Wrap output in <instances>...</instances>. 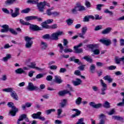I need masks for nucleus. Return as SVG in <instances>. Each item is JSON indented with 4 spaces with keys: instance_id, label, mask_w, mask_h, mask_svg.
Wrapping results in <instances>:
<instances>
[{
    "instance_id": "obj_1",
    "label": "nucleus",
    "mask_w": 124,
    "mask_h": 124,
    "mask_svg": "<svg viewBox=\"0 0 124 124\" xmlns=\"http://www.w3.org/2000/svg\"><path fill=\"white\" fill-rule=\"evenodd\" d=\"M7 105L8 107L12 108V110L9 111V114L13 117H15L17 112L19 111V109L14 106V104L13 102H8Z\"/></svg>"
},
{
    "instance_id": "obj_2",
    "label": "nucleus",
    "mask_w": 124,
    "mask_h": 124,
    "mask_svg": "<svg viewBox=\"0 0 124 124\" xmlns=\"http://www.w3.org/2000/svg\"><path fill=\"white\" fill-rule=\"evenodd\" d=\"M3 92H5L6 93H11V96L15 100H18V95L17 93L13 90V88H9L3 89Z\"/></svg>"
},
{
    "instance_id": "obj_3",
    "label": "nucleus",
    "mask_w": 124,
    "mask_h": 124,
    "mask_svg": "<svg viewBox=\"0 0 124 124\" xmlns=\"http://www.w3.org/2000/svg\"><path fill=\"white\" fill-rule=\"evenodd\" d=\"M31 39H33V38H31L28 36L24 37V40L26 41V44H25L26 48H31L32 44L33 43V42L31 41Z\"/></svg>"
},
{
    "instance_id": "obj_4",
    "label": "nucleus",
    "mask_w": 124,
    "mask_h": 124,
    "mask_svg": "<svg viewBox=\"0 0 124 124\" xmlns=\"http://www.w3.org/2000/svg\"><path fill=\"white\" fill-rule=\"evenodd\" d=\"M87 47L91 49L94 55H99L100 51H99V49H96V48H97V45H88ZM93 49H96L93 50Z\"/></svg>"
},
{
    "instance_id": "obj_5",
    "label": "nucleus",
    "mask_w": 124,
    "mask_h": 124,
    "mask_svg": "<svg viewBox=\"0 0 124 124\" xmlns=\"http://www.w3.org/2000/svg\"><path fill=\"white\" fill-rule=\"evenodd\" d=\"M63 34V31H58L55 33L51 34V39L52 40H59V36H61V35H62Z\"/></svg>"
},
{
    "instance_id": "obj_6",
    "label": "nucleus",
    "mask_w": 124,
    "mask_h": 124,
    "mask_svg": "<svg viewBox=\"0 0 124 124\" xmlns=\"http://www.w3.org/2000/svg\"><path fill=\"white\" fill-rule=\"evenodd\" d=\"M26 89L28 91L30 92H32L33 91H38L39 90V88L36 85H33L32 82H29L28 85L26 87Z\"/></svg>"
},
{
    "instance_id": "obj_7",
    "label": "nucleus",
    "mask_w": 124,
    "mask_h": 124,
    "mask_svg": "<svg viewBox=\"0 0 124 124\" xmlns=\"http://www.w3.org/2000/svg\"><path fill=\"white\" fill-rule=\"evenodd\" d=\"M42 112L40 111L37 112L36 113H33L31 115V117L33 119L40 120L41 121H45V117L41 116Z\"/></svg>"
},
{
    "instance_id": "obj_8",
    "label": "nucleus",
    "mask_w": 124,
    "mask_h": 124,
    "mask_svg": "<svg viewBox=\"0 0 124 124\" xmlns=\"http://www.w3.org/2000/svg\"><path fill=\"white\" fill-rule=\"evenodd\" d=\"M15 13L14 11H13V9L10 10V14L11 15L12 18H16V17H17L19 16V15H20V13L19 12V11H20V8H15Z\"/></svg>"
},
{
    "instance_id": "obj_9",
    "label": "nucleus",
    "mask_w": 124,
    "mask_h": 124,
    "mask_svg": "<svg viewBox=\"0 0 124 124\" xmlns=\"http://www.w3.org/2000/svg\"><path fill=\"white\" fill-rule=\"evenodd\" d=\"M26 22L32 20H37L38 22H42V18L38 17L37 16H28L25 17Z\"/></svg>"
},
{
    "instance_id": "obj_10",
    "label": "nucleus",
    "mask_w": 124,
    "mask_h": 124,
    "mask_svg": "<svg viewBox=\"0 0 124 124\" xmlns=\"http://www.w3.org/2000/svg\"><path fill=\"white\" fill-rule=\"evenodd\" d=\"M45 6H46V2H40L37 4V7L40 12H44V9H45Z\"/></svg>"
},
{
    "instance_id": "obj_11",
    "label": "nucleus",
    "mask_w": 124,
    "mask_h": 124,
    "mask_svg": "<svg viewBox=\"0 0 124 124\" xmlns=\"http://www.w3.org/2000/svg\"><path fill=\"white\" fill-rule=\"evenodd\" d=\"M24 120H25L26 122H27L28 123L29 122H30V120L29 119V118H28V117L27 116V115L23 114L19 116V119L17 120L16 123L17 124H21V123H20V122L24 121Z\"/></svg>"
},
{
    "instance_id": "obj_12",
    "label": "nucleus",
    "mask_w": 124,
    "mask_h": 124,
    "mask_svg": "<svg viewBox=\"0 0 124 124\" xmlns=\"http://www.w3.org/2000/svg\"><path fill=\"white\" fill-rule=\"evenodd\" d=\"M83 46V43H80L78 45L74 46V49L75 50V53L77 54H80L83 53V48H79L80 47Z\"/></svg>"
},
{
    "instance_id": "obj_13",
    "label": "nucleus",
    "mask_w": 124,
    "mask_h": 124,
    "mask_svg": "<svg viewBox=\"0 0 124 124\" xmlns=\"http://www.w3.org/2000/svg\"><path fill=\"white\" fill-rule=\"evenodd\" d=\"M100 81L101 82V85L103 88L101 89V91L102 93H101V94L104 95V94H106V93H105V91L107 90V84H105L104 82H103V80L101 79L100 80Z\"/></svg>"
},
{
    "instance_id": "obj_14",
    "label": "nucleus",
    "mask_w": 124,
    "mask_h": 124,
    "mask_svg": "<svg viewBox=\"0 0 124 124\" xmlns=\"http://www.w3.org/2000/svg\"><path fill=\"white\" fill-rule=\"evenodd\" d=\"M29 29L31 31H42L43 30L42 28L34 24L30 25Z\"/></svg>"
},
{
    "instance_id": "obj_15",
    "label": "nucleus",
    "mask_w": 124,
    "mask_h": 124,
    "mask_svg": "<svg viewBox=\"0 0 124 124\" xmlns=\"http://www.w3.org/2000/svg\"><path fill=\"white\" fill-rule=\"evenodd\" d=\"M89 105L91 107L93 108H94L95 109H98L99 108H101L102 107V104H95L94 102H91L89 103Z\"/></svg>"
},
{
    "instance_id": "obj_16",
    "label": "nucleus",
    "mask_w": 124,
    "mask_h": 124,
    "mask_svg": "<svg viewBox=\"0 0 124 124\" xmlns=\"http://www.w3.org/2000/svg\"><path fill=\"white\" fill-rule=\"evenodd\" d=\"M67 93H68L70 96L72 95L70 91L67 90L59 91L58 94H59V96H64L65 94H67Z\"/></svg>"
},
{
    "instance_id": "obj_17",
    "label": "nucleus",
    "mask_w": 124,
    "mask_h": 124,
    "mask_svg": "<svg viewBox=\"0 0 124 124\" xmlns=\"http://www.w3.org/2000/svg\"><path fill=\"white\" fill-rule=\"evenodd\" d=\"M28 67L30 68H33L35 69H37V70H39V71H43L45 68H40L38 67H36V64L35 62H31L30 65H28Z\"/></svg>"
},
{
    "instance_id": "obj_18",
    "label": "nucleus",
    "mask_w": 124,
    "mask_h": 124,
    "mask_svg": "<svg viewBox=\"0 0 124 124\" xmlns=\"http://www.w3.org/2000/svg\"><path fill=\"white\" fill-rule=\"evenodd\" d=\"M101 43L106 45V46H109L112 43L111 42V40L110 39H106V38L101 39L99 40Z\"/></svg>"
},
{
    "instance_id": "obj_19",
    "label": "nucleus",
    "mask_w": 124,
    "mask_h": 124,
    "mask_svg": "<svg viewBox=\"0 0 124 124\" xmlns=\"http://www.w3.org/2000/svg\"><path fill=\"white\" fill-rule=\"evenodd\" d=\"M105 118L106 115L103 113L99 115V119H100L99 123L98 124H105Z\"/></svg>"
},
{
    "instance_id": "obj_20",
    "label": "nucleus",
    "mask_w": 124,
    "mask_h": 124,
    "mask_svg": "<svg viewBox=\"0 0 124 124\" xmlns=\"http://www.w3.org/2000/svg\"><path fill=\"white\" fill-rule=\"evenodd\" d=\"M1 28H2V29H1L0 30L1 32H7V31H8L10 29L9 26L6 24L2 25Z\"/></svg>"
},
{
    "instance_id": "obj_21",
    "label": "nucleus",
    "mask_w": 124,
    "mask_h": 124,
    "mask_svg": "<svg viewBox=\"0 0 124 124\" xmlns=\"http://www.w3.org/2000/svg\"><path fill=\"white\" fill-rule=\"evenodd\" d=\"M74 86H79V85H81L82 84V80L80 78H76V81L72 80V81Z\"/></svg>"
},
{
    "instance_id": "obj_22",
    "label": "nucleus",
    "mask_w": 124,
    "mask_h": 124,
    "mask_svg": "<svg viewBox=\"0 0 124 124\" xmlns=\"http://www.w3.org/2000/svg\"><path fill=\"white\" fill-rule=\"evenodd\" d=\"M32 105V103L27 102V103H25V105H21V108L22 110H26V108H30V107H31Z\"/></svg>"
},
{
    "instance_id": "obj_23",
    "label": "nucleus",
    "mask_w": 124,
    "mask_h": 124,
    "mask_svg": "<svg viewBox=\"0 0 124 124\" xmlns=\"http://www.w3.org/2000/svg\"><path fill=\"white\" fill-rule=\"evenodd\" d=\"M83 60H85L86 62H90V63H92L93 61V59H92V57L90 56L89 55L88 56H85L84 57H83L82 58Z\"/></svg>"
},
{
    "instance_id": "obj_24",
    "label": "nucleus",
    "mask_w": 124,
    "mask_h": 124,
    "mask_svg": "<svg viewBox=\"0 0 124 124\" xmlns=\"http://www.w3.org/2000/svg\"><path fill=\"white\" fill-rule=\"evenodd\" d=\"M111 31H112V28L111 27H108L103 30L101 32V33L102 34H108V33H110Z\"/></svg>"
},
{
    "instance_id": "obj_25",
    "label": "nucleus",
    "mask_w": 124,
    "mask_h": 124,
    "mask_svg": "<svg viewBox=\"0 0 124 124\" xmlns=\"http://www.w3.org/2000/svg\"><path fill=\"white\" fill-rule=\"evenodd\" d=\"M72 111H75L77 112L75 114L72 115V118H75L81 114V111L79 110L78 109L74 108L72 109Z\"/></svg>"
},
{
    "instance_id": "obj_26",
    "label": "nucleus",
    "mask_w": 124,
    "mask_h": 124,
    "mask_svg": "<svg viewBox=\"0 0 124 124\" xmlns=\"http://www.w3.org/2000/svg\"><path fill=\"white\" fill-rule=\"evenodd\" d=\"M16 0H6L4 2V4L6 6H8V5H11V4H13L14 2H16Z\"/></svg>"
},
{
    "instance_id": "obj_27",
    "label": "nucleus",
    "mask_w": 124,
    "mask_h": 124,
    "mask_svg": "<svg viewBox=\"0 0 124 124\" xmlns=\"http://www.w3.org/2000/svg\"><path fill=\"white\" fill-rule=\"evenodd\" d=\"M54 82H55V83H57V84H62V78H61V77L55 76L54 78Z\"/></svg>"
},
{
    "instance_id": "obj_28",
    "label": "nucleus",
    "mask_w": 124,
    "mask_h": 124,
    "mask_svg": "<svg viewBox=\"0 0 124 124\" xmlns=\"http://www.w3.org/2000/svg\"><path fill=\"white\" fill-rule=\"evenodd\" d=\"M15 72L16 74H25L26 73V72L22 68L17 69Z\"/></svg>"
},
{
    "instance_id": "obj_29",
    "label": "nucleus",
    "mask_w": 124,
    "mask_h": 124,
    "mask_svg": "<svg viewBox=\"0 0 124 124\" xmlns=\"http://www.w3.org/2000/svg\"><path fill=\"white\" fill-rule=\"evenodd\" d=\"M104 80L108 81V83H112L113 82V78H111V76L107 75L103 78Z\"/></svg>"
},
{
    "instance_id": "obj_30",
    "label": "nucleus",
    "mask_w": 124,
    "mask_h": 124,
    "mask_svg": "<svg viewBox=\"0 0 124 124\" xmlns=\"http://www.w3.org/2000/svg\"><path fill=\"white\" fill-rule=\"evenodd\" d=\"M89 69L91 73H94V71H95V65L94 64H91Z\"/></svg>"
},
{
    "instance_id": "obj_31",
    "label": "nucleus",
    "mask_w": 124,
    "mask_h": 124,
    "mask_svg": "<svg viewBox=\"0 0 124 124\" xmlns=\"http://www.w3.org/2000/svg\"><path fill=\"white\" fill-rule=\"evenodd\" d=\"M66 99H64L62 100L61 103H60V106L61 108H64L66 106Z\"/></svg>"
},
{
    "instance_id": "obj_32",
    "label": "nucleus",
    "mask_w": 124,
    "mask_h": 124,
    "mask_svg": "<svg viewBox=\"0 0 124 124\" xmlns=\"http://www.w3.org/2000/svg\"><path fill=\"white\" fill-rule=\"evenodd\" d=\"M52 112H56V109L51 108V109H47L45 111V113H46V115H47V116H48V115H50V114H51V113H52Z\"/></svg>"
},
{
    "instance_id": "obj_33",
    "label": "nucleus",
    "mask_w": 124,
    "mask_h": 124,
    "mask_svg": "<svg viewBox=\"0 0 124 124\" xmlns=\"http://www.w3.org/2000/svg\"><path fill=\"white\" fill-rule=\"evenodd\" d=\"M41 26L43 29H50V26H49L45 21L41 23Z\"/></svg>"
},
{
    "instance_id": "obj_34",
    "label": "nucleus",
    "mask_w": 124,
    "mask_h": 124,
    "mask_svg": "<svg viewBox=\"0 0 124 124\" xmlns=\"http://www.w3.org/2000/svg\"><path fill=\"white\" fill-rule=\"evenodd\" d=\"M38 0H28L27 3H31L32 4H37L38 3Z\"/></svg>"
},
{
    "instance_id": "obj_35",
    "label": "nucleus",
    "mask_w": 124,
    "mask_h": 124,
    "mask_svg": "<svg viewBox=\"0 0 124 124\" xmlns=\"http://www.w3.org/2000/svg\"><path fill=\"white\" fill-rule=\"evenodd\" d=\"M103 107L106 109H109V108L111 107L110 106V103L108 101H106L103 105Z\"/></svg>"
},
{
    "instance_id": "obj_36",
    "label": "nucleus",
    "mask_w": 124,
    "mask_h": 124,
    "mask_svg": "<svg viewBox=\"0 0 124 124\" xmlns=\"http://www.w3.org/2000/svg\"><path fill=\"white\" fill-rule=\"evenodd\" d=\"M41 46L42 47V49H43V50H45V49H46V48L48 47V45H47V43L44 42H41Z\"/></svg>"
},
{
    "instance_id": "obj_37",
    "label": "nucleus",
    "mask_w": 124,
    "mask_h": 124,
    "mask_svg": "<svg viewBox=\"0 0 124 124\" xmlns=\"http://www.w3.org/2000/svg\"><path fill=\"white\" fill-rule=\"evenodd\" d=\"M82 103V98L80 97H78L76 100V104L77 105H80Z\"/></svg>"
},
{
    "instance_id": "obj_38",
    "label": "nucleus",
    "mask_w": 124,
    "mask_h": 124,
    "mask_svg": "<svg viewBox=\"0 0 124 124\" xmlns=\"http://www.w3.org/2000/svg\"><path fill=\"white\" fill-rule=\"evenodd\" d=\"M9 59H11V54H6L5 57L3 58V62H7Z\"/></svg>"
},
{
    "instance_id": "obj_39",
    "label": "nucleus",
    "mask_w": 124,
    "mask_h": 124,
    "mask_svg": "<svg viewBox=\"0 0 124 124\" xmlns=\"http://www.w3.org/2000/svg\"><path fill=\"white\" fill-rule=\"evenodd\" d=\"M112 119L114 120H117V121H124V118L120 116H113Z\"/></svg>"
},
{
    "instance_id": "obj_40",
    "label": "nucleus",
    "mask_w": 124,
    "mask_h": 124,
    "mask_svg": "<svg viewBox=\"0 0 124 124\" xmlns=\"http://www.w3.org/2000/svg\"><path fill=\"white\" fill-rule=\"evenodd\" d=\"M42 38L43 39H51V36L49 34H46L42 36Z\"/></svg>"
},
{
    "instance_id": "obj_41",
    "label": "nucleus",
    "mask_w": 124,
    "mask_h": 124,
    "mask_svg": "<svg viewBox=\"0 0 124 124\" xmlns=\"http://www.w3.org/2000/svg\"><path fill=\"white\" fill-rule=\"evenodd\" d=\"M121 62H122V60H121V58H119L118 57H116L115 59V62L117 64H120L121 63Z\"/></svg>"
},
{
    "instance_id": "obj_42",
    "label": "nucleus",
    "mask_w": 124,
    "mask_h": 124,
    "mask_svg": "<svg viewBox=\"0 0 124 124\" xmlns=\"http://www.w3.org/2000/svg\"><path fill=\"white\" fill-rule=\"evenodd\" d=\"M77 8L78 9V11H84V10H85V7L84 6H77Z\"/></svg>"
},
{
    "instance_id": "obj_43",
    "label": "nucleus",
    "mask_w": 124,
    "mask_h": 124,
    "mask_svg": "<svg viewBox=\"0 0 124 124\" xmlns=\"http://www.w3.org/2000/svg\"><path fill=\"white\" fill-rule=\"evenodd\" d=\"M30 11H31V9L27 8L25 9H23V10H21V13L27 14V13H29V12H30Z\"/></svg>"
},
{
    "instance_id": "obj_44",
    "label": "nucleus",
    "mask_w": 124,
    "mask_h": 124,
    "mask_svg": "<svg viewBox=\"0 0 124 124\" xmlns=\"http://www.w3.org/2000/svg\"><path fill=\"white\" fill-rule=\"evenodd\" d=\"M9 31L10 32H11L12 34H14V35H17V34H18V33L16 31H15L13 29L10 28Z\"/></svg>"
},
{
    "instance_id": "obj_45",
    "label": "nucleus",
    "mask_w": 124,
    "mask_h": 124,
    "mask_svg": "<svg viewBox=\"0 0 124 124\" xmlns=\"http://www.w3.org/2000/svg\"><path fill=\"white\" fill-rule=\"evenodd\" d=\"M100 30H102V25H98L96 26L94 29L95 31H100Z\"/></svg>"
},
{
    "instance_id": "obj_46",
    "label": "nucleus",
    "mask_w": 124,
    "mask_h": 124,
    "mask_svg": "<svg viewBox=\"0 0 124 124\" xmlns=\"http://www.w3.org/2000/svg\"><path fill=\"white\" fill-rule=\"evenodd\" d=\"M115 108H112L109 112H108V114L109 115V116H112V115L115 114Z\"/></svg>"
},
{
    "instance_id": "obj_47",
    "label": "nucleus",
    "mask_w": 124,
    "mask_h": 124,
    "mask_svg": "<svg viewBox=\"0 0 124 124\" xmlns=\"http://www.w3.org/2000/svg\"><path fill=\"white\" fill-rule=\"evenodd\" d=\"M86 67V65H82L78 67V69L80 70V71H84L85 70V67Z\"/></svg>"
},
{
    "instance_id": "obj_48",
    "label": "nucleus",
    "mask_w": 124,
    "mask_h": 124,
    "mask_svg": "<svg viewBox=\"0 0 124 124\" xmlns=\"http://www.w3.org/2000/svg\"><path fill=\"white\" fill-rule=\"evenodd\" d=\"M2 11L5 14H10V12L6 8H2Z\"/></svg>"
},
{
    "instance_id": "obj_49",
    "label": "nucleus",
    "mask_w": 124,
    "mask_h": 124,
    "mask_svg": "<svg viewBox=\"0 0 124 124\" xmlns=\"http://www.w3.org/2000/svg\"><path fill=\"white\" fill-rule=\"evenodd\" d=\"M87 31H88V27L86 26L82 28L81 32L83 34H85Z\"/></svg>"
},
{
    "instance_id": "obj_50",
    "label": "nucleus",
    "mask_w": 124,
    "mask_h": 124,
    "mask_svg": "<svg viewBox=\"0 0 124 124\" xmlns=\"http://www.w3.org/2000/svg\"><path fill=\"white\" fill-rule=\"evenodd\" d=\"M66 23L68 26H71V25L73 24V21L72 19L69 18L66 20Z\"/></svg>"
},
{
    "instance_id": "obj_51",
    "label": "nucleus",
    "mask_w": 124,
    "mask_h": 124,
    "mask_svg": "<svg viewBox=\"0 0 124 124\" xmlns=\"http://www.w3.org/2000/svg\"><path fill=\"white\" fill-rule=\"evenodd\" d=\"M85 4L87 8H90V7H92L91 2H90V1H88V0L85 1Z\"/></svg>"
},
{
    "instance_id": "obj_52",
    "label": "nucleus",
    "mask_w": 124,
    "mask_h": 124,
    "mask_svg": "<svg viewBox=\"0 0 124 124\" xmlns=\"http://www.w3.org/2000/svg\"><path fill=\"white\" fill-rule=\"evenodd\" d=\"M78 11V9L77 8V6L75 7L73 9H72L71 10V12L72 13H73V14H76Z\"/></svg>"
},
{
    "instance_id": "obj_53",
    "label": "nucleus",
    "mask_w": 124,
    "mask_h": 124,
    "mask_svg": "<svg viewBox=\"0 0 124 124\" xmlns=\"http://www.w3.org/2000/svg\"><path fill=\"white\" fill-rule=\"evenodd\" d=\"M63 51L65 53H72L73 52V50L70 48H65L63 49Z\"/></svg>"
},
{
    "instance_id": "obj_54",
    "label": "nucleus",
    "mask_w": 124,
    "mask_h": 124,
    "mask_svg": "<svg viewBox=\"0 0 124 124\" xmlns=\"http://www.w3.org/2000/svg\"><path fill=\"white\" fill-rule=\"evenodd\" d=\"M104 6V5L103 4H97L96 5V9L97 10H99V11H100V10H101V7H102V6Z\"/></svg>"
},
{
    "instance_id": "obj_55",
    "label": "nucleus",
    "mask_w": 124,
    "mask_h": 124,
    "mask_svg": "<svg viewBox=\"0 0 124 124\" xmlns=\"http://www.w3.org/2000/svg\"><path fill=\"white\" fill-rule=\"evenodd\" d=\"M74 62H75V63H78V65L83 64L82 62H81L79 59H75L74 60Z\"/></svg>"
},
{
    "instance_id": "obj_56",
    "label": "nucleus",
    "mask_w": 124,
    "mask_h": 124,
    "mask_svg": "<svg viewBox=\"0 0 124 124\" xmlns=\"http://www.w3.org/2000/svg\"><path fill=\"white\" fill-rule=\"evenodd\" d=\"M117 68V67L116 66H114V65H110L108 67V70H114L115 69H116Z\"/></svg>"
},
{
    "instance_id": "obj_57",
    "label": "nucleus",
    "mask_w": 124,
    "mask_h": 124,
    "mask_svg": "<svg viewBox=\"0 0 124 124\" xmlns=\"http://www.w3.org/2000/svg\"><path fill=\"white\" fill-rule=\"evenodd\" d=\"M51 10H52V9H48L46 10V14L48 16H51V15H53V13L51 12Z\"/></svg>"
},
{
    "instance_id": "obj_58",
    "label": "nucleus",
    "mask_w": 124,
    "mask_h": 124,
    "mask_svg": "<svg viewBox=\"0 0 124 124\" xmlns=\"http://www.w3.org/2000/svg\"><path fill=\"white\" fill-rule=\"evenodd\" d=\"M44 77V74H39L37 75L36 76V79H40V78H43Z\"/></svg>"
},
{
    "instance_id": "obj_59",
    "label": "nucleus",
    "mask_w": 124,
    "mask_h": 124,
    "mask_svg": "<svg viewBox=\"0 0 124 124\" xmlns=\"http://www.w3.org/2000/svg\"><path fill=\"white\" fill-rule=\"evenodd\" d=\"M62 109L60 108L57 109V116H58V117H60L61 115H62Z\"/></svg>"
},
{
    "instance_id": "obj_60",
    "label": "nucleus",
    "mask_w": 124,
    "mask_h": 124,
    "mask_svg": "<svg viewBox=\"0 0 124 124\" xmlns=\"http://www.w3.org/2000/svg\"><path fill=\"white\" fill-rule=\"evenodd\" d=\"M50 27V29H52V30H55V29L58 28V24H54L51 25Z\"/></svg>"
},
{
    "instance_id": "obj_61",
    "label": "nucleus",
    "mask_w": 124,
    "mask_h": 124,
    "mask_svg": "<svg viewBox=\"0 0 124 124\" xmlns=\"http://www.w3.org/2000/svg\"><path fill=\"white\" fill-rule=\"evenodd\" d=\"M74 74L77 76H81V72L80 71V70H76L74 72Z\"/></svg>"
},
{
    "instance_id": "obj_62",
    "label": "nucleus",
    "mask_w": 124,
    "mask_h": 124,
    "mask_svg": "<svg viewBox=\"0 0 124 124\" xmlns=\"http://www.w3.org/2000/svg\"><path fill=\"white\" fill-rule=\"evenodd\" d=\"M104 13H106V14H109V15H110V16H112V15H113V12H111V11H109V10H108V9H106V10L104 11Z\"/></svg>"
},
{
    "instance_id": "obj_63",
    "label": "nucleus",
    "mask_w": 124,
    "mask_h": 124,
    "mask_svg": "<svg viewBox=\"0 0 124 124\" xmlns=\"http://www.w3.org/2000/svg\"><path fill=\"white\" fill-rule=\"evenodd\" d=\"M58 47L60 48V52L62 53V51H63V46H62V44H59L58 45Z\"/></svg>"
},
{
    "instance_id": "obj_64",
    "label": "nucleus",
    "mask_w": 124,
    "mask_h": 124,
    "mask_svg": "<svg viewBox=\"0 0 124 124\" xmlns=\"http://www.w3.org/2000/svg\"><path fill=\"white\" fill-rule=\"evenodd\" d=\"M52 80H53V76L49 75L46 77V81H52Z\"/></svg>"
}]
</instances>
